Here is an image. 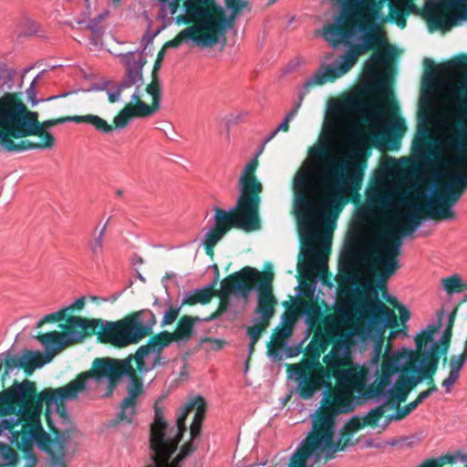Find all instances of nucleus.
<instances>
[{
  "instance_id": "nucleus-57",
  "label": "nucleus",
  "mask_w": 467,
  "mask_h": 467,
  "mask_svg": "<svg viewBox=\"0 0 467 467\" xmlns=\"http://www.w3.org/2000/svg\"><path fill=\"white\" fill-rule=\"evenodd\" d=\"M317 337V333L315 334L313 339L311 340V342L309 343L308 345V348H311L314 345H315V338Z\"/></svg>"
},
{
  "instance_id": "nucleus-55",
  "label": "nucleus",
  "mask_w": 467,
  "mask_h": 467,
  "mask_svg": "<svg viewBox=\"0 0 467 467\" xmlns=\"http://www.w3.org/2000/svg\"><path fill=\"white\" fill-rule=\"evenodd\" d=\"M0 145H1V147H2L5 150L9 151V152H12V151H13V150H7V149L5 148V141H4V140H1V139H0Z\"/></svg>"
},
{
  "instance_id": "nucleus-45",
  "label": "nucleus",
  "mask_w": 467,
  "mask_h": 467,
  "mask_svg": "<svg viewBox=\"0 0 467 467\" xmlns=\"http://www.w3.org/2000/svg\"><path fill=\"white\" fill-rule=\"evenodd\" d=\"M384 298H386L390 304H392L394 306H397L400 312V317L402 324H405L408 322V320L410 317V312L408 307L402 305L396 304L395 298H390L389 296H384Z\"/></svg>"
},
{
  "instance_id": "nucleus-35",
  "label": "nucleus",
  "mask_w": 467,
  "mask_h": 467,
  "mask_svg": "<svg viewBox=\"0 0 467 467\" xmlns=\"http://www.w3.org/2000/svg\"><path fill=\"white\" fill-rule=\"evenodd\" d=\"M69 435L66 433H62L61 435H58L57 438V441L55 446L58 447L59 452H61L62 457H64L65 454V449L66 445L68 442ZM51 460L53 466L57 467H65V463L63 462V458L59 459L57 458L54 453H51Z\"/></svg>"
},
{
  "instance_id": "nucleus-44",
  "label": "nucleus",
  "mask_w": 467,
  "mask_h": 467,
  "mask_svg": "<svg viewBox=\"0 0 467 467\" xmlns=\"http://www.w3.org/2000/svg\"><path fill=\"white\" fill-rule=\"evenodd\" d=\"M384 410L381 407H378L371 410L364 418L365 422L370 425H376L379 420L383 417Z\"/></svg>"
},
{
  "instance_id": "nucleus-4",
  "label": "nucleus",
  "mask_w": 467,
  "mask_h": 467,
  "mask_svg": "<svg viewBox=\"0 0 467 467\" xmlns=\"http://www.w3.org/2000/svg\"><path fill=\"white\" fill-rule=\"evenodd\" d=\"M333 377L337 380L334 397L332 400L323 398V407L312 415V428L291 455L288 467H314L320 459H333L337 451L343 450L341 439L336 435L335 420L339 413L352 410L354 392L360 394L367 390L368 396L379 402L400 401L396 397L379 398L376 395L382 376L377 383L379 369L375 363L335 369Z\"/></svg>"
},
{
  "instance_id": "nucleus-59",
  "label": "nucleus",
  "mask_w": 467,
  "mask_h": 467,
  "mask_svg": "<svg viewBox=\"0 0 467 467\" xmlns=\"http://www.w3.org/2000/svg\"><path fill=\"white\" fill-rule=\"evenodd\" d=\"M130 92H131V89H126L125 90V95L122 96V99L123 98H130Z\"/></svg>"
},
{
  "instance_id": "nucleus-23",
  "label": "nucleus",
  "mask_w": 467,
  "mask_h": 467,
  "mask_svg": "<svg viewBox=\"0 0 467 467\" xmlns=\"http://www.w3.org/2000/svg\"><path fill=\"white\" fill-rule=\"evenodd\" d=\"M254 283L244 279L238 275V272L231 276L224 278L221 282L220 297L221 304L219 309H226L230 296H241L247 300Z\"/></svg>"
},
{
  "instance_id": "nucleus-6",
  "label": "nucleus",
  "mask_w": 467,
  "mask_h": 467,
  "mask_svg": "<svg viewBox=\"0 0 467 467\" xmlns=\"http://www.w3.org/2000/svg\"><path fill=\"white\" fill-rule=\"evenodd\" d=\"M65 320L66 324L59 327L64 329L73 328L67 332H49L38 336L36 339L45 347L51 357L62 351L65 348L81 342L86 337L97 334L104 343L115 347H126L136 344L149 336L156 324L152 311L143 309L125 318L117 321L101 322L98 319H86L78 316H67V310L46 315L37 327L44 322H57Z\"/></svg>"
},
{
  "instance_id": "nucleus-53",
  "label": "nucleus",
  "mask_w": 467,
  "mask_h": 467,
  "mask_svg": "<svg viewBox=\"0 0 467 467\" xmlns=\"http://www.w3.org/2000/svg\"><path fill=\"white\" fill-rule=\"evenodd\" d=\"M90 299L93 302H105L106 301V298L100 297V296H91Z\"/></svg>"
},
{
  "instance_id": "nucleus-13",
  "label": "nucleus",
  "mask_w": 467,
  "mask_h": 467,
  "mask_svg": "<svg viewBox=\"0 0 467 467\" xmlns=\"http://www.w3.org/2000/svg\"><path fill=\"white\" fill-rule=\"evenodd\" d=\"M398 109L392 99L386 94L379 101L350 97L338 108L339 114L358 112L368 122L372 134L379 140L388 141L405 131L403 121L397 116Z\"/></svg>"
},
{
  "instance_id": "nucleus-56",
  "label": "nucleus",
  "mask_w": 467,
  "mask_h": 467,
  "mask_svg": "<svg viewBox=\"0 0 467 467\" xmlns=\"http://www.w3.org/2000/svg\"><path fill=\"white\" fill-rule=\"evenodd\" d=\"M366 446L367 447H372V446H374V444H373L372 441H366ZM375 447L376 448H379V445H375Z\"/></svg>"
},
{
  "instance_id": "nucleus-3",
  "label": "nucleus",
  "mask_w": 467,
  "mask_h": 467,
  "mask_svg": "<svg viewBox=\"0 0 467 467\" xmlns=\"http://www.w3.org/2000/svg\"><path fill=\"white\" fill-rule=\"evenodd\" d=\"M371 240L372 235L368 234L360 249H351L339 259V271L348 275L350 283H359L366 293L374 296V300L361 301L357 309L358 323L351 327L344 338L336 341L328 354L323 358L329 368L350 363V347L362 349L373 343L374 355L368 364L375 363L379 369L385 330L398 325L395 312L379 299L377 287L386 289L387 280L400 267V261L397 268L389 274L383 261L387 250L380 247L371 251L368 248Z\"/></svg>"
},
{
  "instance_id": "nucleus-64",
  "label": "nucleus",
  "mask_w": 467,
  "mask_h": 467,
  "mask_svg": "<svg viewBox=\"0 0 467 467\" xmlns=\"http://www.w3.org/2000/svg\"><path fill=\"white\" fill-rule=\"evenodd\" d=\"M398 332H391L390 337H393Z\"/></svg>"
},
{
  "instance_id": "nucleus-19",
  "label": "nucleus",
  "mask_w": 467,
  "mask_h": 467,
  "mask_svg": "<svg viewBox=\"0 0 467 467\" xmlns=\"http://www.w3.org/2000/svg\"><path fill=\"white\" fill-rule=\"evenodd\" d=\"M291 372L298 382L297 393L302 399L312 398L316 391L324 385L326 378L328 377L321 366L305 367L301 364H296L291 367Z\"/></svg>"
},
{
  "instance_id": "nucleus-10",
  "label": "nucleus",
  "mask_w": 467,
  "mask_h": 467,
  "mask_svg": "<svg viewBox=\"0 0 467 467\" xmlns=\"http://www.w3.org/2000/svg\"><path fill=\"white\" fill-rule=\"evenodd\" d=\"M130 359L96 358L90 371L81 373L64 387L47 388L40 392L37 398L36 384L29 379H24L23 381L32 384L33 389L28 413L35 416V413L37 412V419L40 420L44 402L48 412H58L66 401L75 400L82 394H95L99 397L110 396L121 376L131 372L133 365H130Z\"/></svg>"
},
{
  "instance_id": "nucleus-49",
  "label": "nucleus",
  "mask_w": 467,
  "mask_h": 467,
  "mask_svg": "<svg viewBox=\"0 0 467 467\" xmlns=\"http://www.w3.org/2000/svg\"><path fill=\"white\" fill-rule=\"evenodd\" d=\"M367 424V422H365V420L363 419V421H360L358 419H352L350 421H349V428L352 430V431H358L359 429H361L362 427H364L365 425Z\"/></svg>"
},
{
  "instance_id": "nucleus-52",
  "label": "nucleus",
  "mask_w": 467,
  "mask_h": 467,
  "mask_svg": "<svg viewBox=\"0 0 467 467\" xmlns=\"http://www.w3.org/2000/svg\"><path fill=\"white\" fill-rule=\"evenodd\" d=\"M327 345H328L327 340L324 337H322L320 343H319V347L321 348V349L323 351L326 350V348H327Z\"/></svg>"
},
{
  "instance_id": "nucleus-54",
  "label": "nucleus",
  "mask_w": 467,
  "mask_h": 467,
  "mask_svg": "<svg viewBox=\"0 0 467 467\" xmlns=\"http://www.w3.org/2000/svg\"><path fill=\"white\" fill-rule=\"evenodd\" d=\"M428 392H430V395H431L432 393L436 392L438 390L437 387L435 385H433L431 388H430L429 389H426Z\"/></svg>"
},
{
  "instance_id": "nucleus-18",
  "label": "nucleus",
  "mask_w": 467,
  "mask_h": 467,
  "mask_svg": "<svg viewBox=\"0 0 467 467\" xmlns=\"http://www.w3.org/2000/svg\"><path fill=\"white\" fill-rule=\"evenodd\" d=\"M66 122H72L71 117H64L57 119H48L40 123L37 120L36 133H32L29 136H39L41 137L40 142H33L28 140H21L16 143L11 138H8L7 134L0 130V139L5 141V148L9 150H16V152H22L28 150H45L51 149L55 145V138L49 132L45 130L57 124H62Z\"/></svg>"
},
{
  "instance_id": "nucleus-11",
  "label": "nucleus",
  "mask_w": 467,
  "mask_h": 467,
  "mask_svg": "<svg viewBox=\"0 0 467 467\" xmlns=\"http://www.w3.org/2000/svg\"><path fill=\"white\" fill-rule=\"evenodd\" d=\"M257 166V157L244 166L238 182L240 196L234 207L229 210L217 206L213 208V224L202 241L207 254H213L214 246L230 229L251 231L259 228L260 193L263 185L254 174Z\"/></svg>"
},
{
  "instance_id": "nucleus-7",
  "label": "nucleus",
  "mask_w": 467,
  "mask_h": 467,
  "mask_svg": "<svg viewBox=\"0 0 467 467\" xmlns=\"http://www.w3.org/2000/svg\"><path fill=\"white\" fill-rule=\"evenodd\" d=\"M33 396L32 384L28 381L15 382L0 392V437H6L11 444L24 453L23 467H36L38 459L34 451L36 444L41 451L49 452L50 436L35 416L28 413ZM0 458L9 467H17L18 453L9 445L0 441Z\"/></svg>"
},
{
  "instance_id": "nucleus-63",
  "label": "nucleus",
  "mask_w": 467,
  "mask_h": 467,
  "mask_svg": "<svg viewBox=\"0 0 467 467\" xmlns=\"http://www.w3.org/2000/svg\"><path fill=\"white\" fill-rule=\"evenodd\" d=\"M117 298H118V296H117V295H116V296H112V298H111V301L113 302V301H115Z\"/></svg>"
},
{
  "instance_id": "nucleus-31",
  "label": "nucleus",
  "mask_w": 467,
  "mask_h": 467,
  "mask_svg": "<svg viewBox=\"0 0 467 467\" xmlns=\"http://www.w3.org/2000/svg\"><path fill=\"white\" fill-rule=\"evenodd\" d=\"M72 122L75 123H88L93 126L97 130L108 133L110 132L113 128L105 119L97 115H84V116H72Z\"/></svg>"
},
{
  "instance_id": "nucleus-30",
  "label": "nucleus",
  "mask_w": 467,
  "mask_h": 467,
  "mask_svg": "<svg viewBox=\"0 0 467 467\" xmlns=\"http://www.w3.org/2000/svg\"><path fill=\"white\" fill-rule=\"evenodd\" d=\"M130 379V383L127 387L128 395L125 400L131 402H138L139 398L143 394L142 381L138 379L135 368H131V372L126 375Z\"/></svg>"
},
{
  "instance_id": "nucleus-38",
  "label": "nucleus",
  "mask_w": 467,
  "mask_h": 467,
  "mask_svg": "<svg viewBox=\"0 0 467 467\" xmlns=\"http://www.w3.org/2000/svg\"><path fill=\"white\" fill-rule=\"evenodd\" d=\"M182 308L181 306H173L170 305L168 308L164 311L162 319L161 321V325L165 327L167 325L172 324L178 317L180 311Z\"/></svg>"
},
{
  "instance_id": "nucleus-25",
  "label": "nucleus",
  "mask_w": 467,
  "mask_h": 467,
  "mask_svg": "<svg viewBox=\"0 0 467 467\" xmlns=\"http://www.w3.org/2000/svg\"><path fill=\"white\" fill-rule=\"evenodd\" d=\"M337 309V315H329L325 318L324 328L328 336H341L346 328L349 327L353 322L355 314L358 316L357 309Z\"/></svg>"
},
{
  "instance_id": "nucleus-5",
  "label": "nucleus",
  "mask_w": 467,
  "mask_h": 467,
  "mask_svg": "<svg viewBox=\"0 0 467 467\" xmlns=\"http://www.w3.org/2000/svg\"><path fill=\"white\" fill-rule=\"evenodd\" d=\"M454 315L455 312L451 314L448 327L439 338V326H430L416 336V350L402 348L392 351L389 344L386 347L381 365L382 379L376 389L379 398L396 397L405 400L411 382L432 379L440 358L447 354Z\"/></svg>"
},
{
  "instance_id": "nucleus-2",
  "label": "nucleus",
  "mask_w": 467,
  "mask_h": 467,
  "mask_svg": "<svg viewBox=\"0 0 467 467\" xmlns=\"http://www.w3.org/2000/svg\"><path fill=\"white\" fill-rule=\"evenodd\" d=\"M338 118L326 120L323 133L327 140H321L309 150V157L296 171L293 181L295 208L303 213L307 220L301 224L304 262L298 264L299 272L306 278L314 279L327 269L326 252L330 249L333 224L336 215L331 214L342 201L358 191L363 180L359 163L368 138L363 126L349 120L344 132L350 146L342 155L333 153Z\"/></svg>"
},
{
  "instance_id": "nucleus-48",
  "label": "nucleus",
  "mask_w": 467,
  "mask_h": 467,
  "mask_svg": "<svg viewBox=\"0 0 467 467\" xmlns=\"http://www.w3.org/2000/svg\"><path fill=\"white\" fill-rule=\"evenodd\" d=\"M443 462V458L426 459L418 467H441Z\"/></svg>"
},
{
  "instance_id": "nucleus-43",
  "label": "nucleus",
  "mask_w": 467,
  "mask_h": 467,
  "mask_svg": "<svg viewBox=\"0 0 467 467\" xmlns=\"http://www.w3.org/2000/svg\"><path fill=\"white\" fill-rule=\"evenodd\" d=\"M320 315V308L314 304H310L306 307V317L307 324L312 327L317 322Z\"/></svg>"
},
{
  "instance_id": "nucleus-58",
  "label": "nucleus",
  "mask_w": 467,
  "mask_h": 467,
  "mask_svg": "<svg viewBox=\"0 0 467 467\" xmlns=\"http://www.w3.org/2000/svg\"><path fill=\"white\" fill-rule=\"evenodd\" d=\"M254 345L255 344H252V342L250 341V344H249V354L251 355L254 351Z\"/></svg>"
},
{
  "instance_id": "nucleus-17",
  "label": "nucleus",
  "mask_w": 467,
  "mask_h": 467,
  "mask_svg": "<svg viewBox=\"0 0 467 467\" xmlns=\"http://www.w3.org/2000/svg\"><path fill=\"white\" fill-rule=\"evenodd\" d=\"M467 0H428L423 8L431 30L450 29L458 19H467Z\"/></svg>"
},
{
  "instance_id": "nucleus-37",
  "label": "nucleus",
  "mask_w": 467,
  "mask_h": 467,
  "mask_svg": "<svg viewBox=\"0 0 467 467\" xmlns=\"http://www.w3.org/2000/svg\"><path fill=\"white\" fill-rule=\"evenodd\" d=\"M420 404L415 400L414 401L405 405L402 409L399 410L396 413L390 415L386 420L383 429L389 425V423L394 420H400L406 416L410 414Z\"/></svg>"
},
{
  "instance_id": "nucleus-41",
  "label": "nucleus",
  "mask_w": 467,
  "mask_h": 467,
  "mask_svg": "<svg viewBox=\"0 0 467 467\" xmlns=\"http://www.w3.org/2000/svg\"><path fill=\"white\" fill-rule=\"evenodd\" d=\"M439 134H440V140H441L442 139V136L441 134V132L436 130ZM441 146H443L441 141H439V144L438 143H435V144H432L431 145L428 149H427V151H426V156L427 158L431 161V159L435 160V161H438V160H441L443 159V161H445L447 158H443V150L441 149ZM446 163V161H444Z\"/></svg>"
},
{
  "instance_id": "nucleus-46",
  "label": "nucleus",
  "mask_w": 467,
  "mask_h": 467,
  "mask_svg": "<svg viewBox=\"0 0 467 467\" xmlns=\"http://www.w3.org/2000/svg\"><path fill=\"white\" fill-rule=\"evenodd\" d=\"M40 75L38 74L30 83V86L26 88V94L27 99L31 102V104L36 105L39 101L36 99V82Z\"/></svg>"
},
{
  "instance_id": "nucleus-51",
  "label": "nucleus",
  "mask_w": 467,
  "mask_h": 467,
  "mask_svg": "<svg viewBox=\"0 0 467 467\" xmlns=\"http://www.w3.org/2000/svg\"><path fill=\"white\" fill-rule=\"evenodd\" d=\"M278 132H275V129L265 139L264 145L272 140Z\"/></svg>"
},
{
  "instance_id": "nucleus-9",
  "label": "nucleus",
  "mask_w": 467,
  "mask_h": 467,
  "mask_svg": "<svg viewBox=\"0 0 467 467\" xmlns=\"http://www.w3.org/2000/svg\"><path fill=\"white\" fill-rule=\"evenodd\" d=\"M446 67L449 73L453 69L465 72L450 78H441V72L431 70L423 78L424 90L420 99L418 136L425 139L431 136L428 125L437 130L440 119L467 122V57H461Z\"/></svg>"
},
{
  "instance_id": "nucleus-21",
  "label": "nucleus",
  "mask_w": 467,
  "mask_h": 467,
  "mask_svg": "<svg viewBox=\"0 0 467 467\" xmlns=\"http://www.w3.org/2000/svg\"><path fill=\"white\" fill-rule=\"evenodd\" d=\"M50 360L51 358H44L39 351L24 349L18 354H12L7 350L0 354V370L5 365V375L8 376L15 368L26 367V372L30 374Z\"/></svg>"
},
{
  "instance_id": "nucleus-8",
  "label": "nucleus",
  "mask_w": 467,
  "mask_h": 467,
  "mask_svg": "<svg viewBox=\"0 0 467 467\" xmlns=\"http://www.w3.org/2000/svg\"><path fill=\"white\" fill-rule=\"evenodd\" d=\"M340 16L332 23L326 24L320 36L332 47L348 44L357 38L360 33L361 43L371 37V47L376 48L386 44L383 32L377 23L391 19L403 28L406 26L405 16L419 14L412 0H339Z\"/></svg>"
},
{
  "instance_id": "nucleus-34",
  "label": "nucleus",
  "mask_w": 467,
  "mask_h": 467,
  "mask_svg": "<svg viewBox=\"0 0 467 467\" xmlns=\"http://www.w3.org/2000/svg\"><path fill=\"white\" fill-rule=\"evenodd\" d=\"M274 303H257L255 313L257 315V318L255 319V322L264 324L265 326L269 325V321L274 316L275 309H274Z\"/></svg>"
},
{
  "instance_id": "nucleus-32",
  "label": "nucleus",
  "mask_w": 467,
  "mask_h": 467,
  "mask_svg": "<svg viewBox=\"0 0 467 467\" xmlns=\"http://www.w3.org/2000/svg\"><path fill=\"white\" fill-rule=\"evenodd\" d=\"M146 91L152 98V104L150 106L153 114L159 110L161 95V84L158 78L153 74L151 82L147 86Z\"/></svg>"
},
{
  "instance_id": "nucleus-20",
  "label": "nucleus",
  "mask_w": 467,
  "mask_h": 467,
  "mask_svg": "<svg viewBox=\"0 0 467 467\" xmlns=\"http://www.w3.org/2000/svg\"><path fill=\"white\" fill-rule=\"evenodd\" d=\"M167 343L159 335L151 337L147 345L139 348L134 356H130V365L134 362L136 368L140 373L143 374L153 369L157 365L164 363L161 356L162 350L167 348Z\"/></svg>"
},
{
  "instance_id": "nucleus-12",
  "label": "nucleus",
  "mask_w": 467,
  "mask_h": 467,
  "mask_svg": "<svg viewBox=\"0 0 467 467\" xmlns=\"http://www.w3.org/2000/svg\"><path fill=\"white\" fill-rule=\"evenodd\" d=\"M245 5L242 0H225V8L216 5L214 0H186L184 14L177 18V22L194 24L181 31L165 46L178 47L186 39L202 47H214L219 41V23H230Z\"/></svg>"
},
{
  "instance_id": "nucleus-39",
  "label": "nucleus",
  "mask_w": 467,
  "mask_h": 467,
  "mask_svg": "<svg viewBox=\"0 0 467 467\" xmlns=\"http://www.w3.org/2000/svg\"><path fill=\"white\" fill-rule=\"evenodd\" d=\"M441 284L444 290L449 294L453 293L455 289L460 288L462 285V279L458 275L443 278Z\"/></svg>"
},
{
  "instance_id": "nucleus-29",
  "label": "nucleus",
  "mask_w": 467,
  "mask_h": 467,
  "mask_svg": "<svg viewBox=\"0 0 467 467\" xmlns=\"http://www.w3.org/2000/svg\"><path fill=\"white\" fill-rule=\"evenodd\" d=\"M389 54L385 51H377L366 62V72L371 77H378L381 67L388 63Z\"/></svg>"
},
{
  "instance_id": "nucleus-28",
  "label": "nucleus",
  "mask_w": 467,
  "mask_h": 467,
  "mask_svg": "<svg viewBox=\"0 0 467 467\" xmlns=\"http://www.w3.org/2000/svg\"><path fill=\"white\" fill-rule=\"evenodd\" d=\"M217 281L214 280L212 284L194 290L186 292L183 296L182 306L183 305H196V304H207L214 295L213 287Z\"/></svg>"
},
{
  "instance_id": "nucleus-16",
  "label": "nucleus",
  "mask_w": 467,
  "mask_h": 467,
  "mask_svg": "<svg viewBox=\"0 0 467 467\" xmlns=\"http://www.w3.org/2000/svg\"><path fill=\"white\" fill-rule=\"evenodd\" d=\"M122 62L125 67V74L121 81L115 88H108V82H104L102 87H93V90H105L110 103H116L122 100L126 89H131L130 94V102L137 103L140 99V88L143 85L142 69L146 64L142 51H130L121 55Z\"/></svg>"
},
{
  "instance_id": "nucleus-60",
  "label": "nucleus",
  "mask_w": 467,
  "mask_h": 467,
  "mask_svg": "<svg viewBox=\"0 0 467 467\" xmlns=\"http://www.w3.org/2000/svg\"><path fill=\"white\" fill-rule=\"evenodd\" d=\"M67 94H63V95H60V96H52L48 99H47L46 100H52V99H55L57 98H60V97H65Z\"/></svg>"
},
{
  "instance_id": "nucleus-24",
  "label": "nucleus",
  "mask_w": 467,
  "mask_h": 467,
  "mask_svg": "<svg viewBox=\"0 0 467 467\" xmlns=\"http://www.w3.org/2000/svg\"><path fill=\"white\" fill-rule=\"evenodd\" d=\"M238 275L251 283L258 281L256 285L257 303H275V297L272 292L273 274L260 272L255 268L245 266L238 272Z\"/></svg>"
},
{
  "instance_id": "nucleus-27",
  "label": "nucleus",
  "mask_w": 467,
  "mask_h": 467,
  "mask_svg": "<svg viewBox=\"0 0 467 467\" xmlns=\"http://www.w3.org/2000/svg\"><path fill=\"white\" fill-rule=\"evenodd\" d=\"M199 317L192 318L189 316H183L177 326V328L174 332L170 333L167 331H163L160 333V336L163 338V340L167 343L168 346L173 341H187L190 339L195 321H200Z\"/></svg>"
},
{
  "instance_id": "nucleus-1",
  "label": "nucleus",
  "mask_w": 467,
  "mask_h": 467,
  "mask_svg": "<svg viewBox=\"0 0 467 467\" xmlns=\"http://www.w3.org/2000/svg\"><path fill=\"white\" fill-rule=\"evenodd\" d=\"M463 123L449 119H440L437 123V130L442 136L441 143L457 151L445 160L450 169L442 173L446 179L442 189L434 186L431 194L426 192L415 185L410 168L402 170L395 159H389L375 172L366 190L360 212L367 220L394 213L385 222V232L369 234L372 235L368 247L371 251L380 247L387 250L383 261L389 274L398 266L402 238L411 235L420 225L423 213L431 219H456L453 206L467 190V127Z\"/></svg>"
},
{
  "instance_id": "nucleus-47",
  "label": "nucleus",
  "mask_w": 467,
  "mask_h": 467,
  "mask_svg": "<svg viewBox=\"0 0 467 467\" xmlns=\"http://www.w3.org/2000/svg\"><path fill=\"white\" fill-rule=\"evenodd\" d=\"M85 297L80 296L76 299L71 305L65 307L64 310H67V316H69L68 313L73 312L74 310H81L85 306Z\"/></svg>"
},
{
  "instance_id": "nucleus-36",
  "label": "nucleus",
  "mask_w": 467,
  "mask_h": 467,
  "mask_svg": "<svg viewBox=\"0 0 467 467\" xmlns=\"http://www.w3.org/2000/svg\"><path fill=\"white\" fill-rule=\"evenodd\" d=\"M107 230V223L99 230V234L89 243L90 252L94 256H99L103 253V240Z\"/></svg>"
},
{
  "instance_id": "nucleus-14",
  "label": "nucleus",
  "mask_w": 467,
  "mask_h": 467,
  "mask_svg": "<svg viewBox=\"0 0 467 467\" xmlns=\"http://www.w3.org/2000/svg\"><path fill=\"white\" fill-rule=\"evenodd\" d=\"M375 40L376 38L371 37L359 45L352 46L344 55L337 58L333 63L322 64L320 67L305 81L299 94L298 102L286 113L284 120L275 128V132L288 130L289 122L297 115L304 97L311 88L317 86H322L327 82H332L348 72L357 63L359 56L365 54L369 49H373L370 43Z\"/></svg>"
},
{
  "instance_id": "nucleus-40",
  "label": "nucleus",
  "mask_w": 467,
  "mask_h": 467,
  "mask_svg": "<svg viewBox=\"0 0 467 467\" xmlns=\"http://www.w3.org/2000/svg\"><path fill=\"white\" fill-rule=\"evenodd\" d=\"M161 16H173L179 8V0H160Z\"/></svg>"
},
{
  "instance_id": "nucleus-42",
  "label": "nucleus",
  "mask_w": 467,
  "mask_h": 467,
  "mask_svg": "<svg viewBox=\"0 0 467 467\" xmlns=\"http://www.w3.org/2000/svg\"><path fill=\"white\" fill-rule=\"evenodd\" d=\"M267 327L268 326H265L264 324L255 322L254 327H247L246 333L252 344H256L260 337L261 332L264 331Z\"/></svg>"
},
{
  "instance_id": "nucleus-15",
  "label": "nucleus",
  "mask_w": 467,
  "mask_h": 467,
  "mask_svg": "<svg viewBox=\"0 0 467 467\" xmlns=\"http://www.w3.org/2000/svg\"><path fill=\"white\" fill-rule=\"evenodd\" d=\"M37 112L31 111L15 93L0 97V129L8 136L25 138L36 133Z\"/></svg>"
},
{
  "instance_id": "nucleus-33",
  "label": "nucleus",
  "mask_w": 467,
  "mask_h": 467,
  "mask_svg": "<svg viewBox=\"0 0 467 467\" xmlns=\"http://www.w3.org/2000/svg\"><path fill=\"white\" fill-rule=\"evenodd\" d=\"M136 404L137 403L129 401L124 399L120 404V410L117 416V421L119 423L132 422L136 413Z\"/></svg>"
},
{
  "instance_id": "nucleus-62",
  "label": "nucleus",
  "mask_w": 467,
  "mask_h": 467,
  "mask_svg": "<svg viewBox=\"0 0 467 467\" xmlns=\"http://www.w3.org/2000/svg\"><path fill=\"white\" fill-rule=\"evenodd\" d=\"M161 61L156 60V63L154 65V71L159 67Z\"/></svg>"
},
{
  "instance_id": "nucleus-26",
  "label": "nucleus",
  "mask_w": 467,
  "mask_h": 467,
  "mask_svg": "<svg viewBox=\"0 0 467 467\" xmlns=\"http://www.w3.org/2000/svg\"><path fill=\"white\" fill-rule=\"evenodd\" d=\"M153 114V110L150 109V106L144 101H137L127 105L117 115L113 122L116 127L119 129L125 128L132 117H149Z\"/></svg>"
},
{
  "instance_id": "nucleus-50",
  "label": "nucleus",
  "mask_w": 467,
  "mask_h": 467,
  "mask_svg": "<svg viewBox=\"0 0 467 467\" xmlns=\"http://www.w3.org/2000/svg\"><path fill=\"white\" fill-rule=\"evenodd\" d=\"M430 392H428L427 390H424V391H421L419 396L417 397L416 400L419 404H420L425 399H427L428 397H430Z\"/></svg>"
},
{
  "instance_id": "nucleus-61",
  "label": "nucleus",
  "mask_w": 467,
  "mask_h": 467,
  "mask_svg": "<svg viewBox=\"0 0 467 467\" xmlns=\"http://www.w3.org/2000/svg\"><path fill=\"white\" fill-rule=\"evenodd\" d=\"M162 57H163V50H161V51H160V52H159V54H158V57H157V60L161 61Z\"/></svg>"
},
{
  "instance_id": "nucleus-22",
  "label": "nucleus",
  "mask_w": 467,
  "mask_h": 467,
  "mask_svg": "<svg viewBox=\"0 0 467 467\" xmlns=\"http://www.w3.org/2000/svg\"><path fill=\"white\" fill-rule=\"evenodd\" d=\"M295 323L296 317L293 313L285 312L282 316L280 325L276 327L271 341L268 343L267 354L272 359L280 360L283 358V348L290 340Z\"/></svg>"
}]
</instances>
